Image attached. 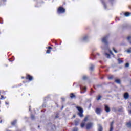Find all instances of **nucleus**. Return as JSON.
<instances>
[{"instance_id": "nucleus-1", "label": "nucleus", "mask_w": 131, "mask_h": 131, "mask_svg": "<svg viewBox=\"0 0 131 131\" xmlns=\"http://www.w3.org/2000/svg\"><path fill=\"white\" fill-rule=\"evenodd\" d=\"M88 119H89V116L85 117L84 121H83L81 123L80 126L82 128H83V127H86V129H90V128H92V127H93V125H94L93 123L89 122L85 124V122L88 121Z\"/></svg>"}, {"instance_id": "nucleus-2", "label": "nucleus", "mask_w": 131, "mask_h": 131, "mask_svg": "<svg viewBox=\"0 0 131 131\" xmlns=\"http://www.w3.org/2000/svg\"><path fill=\"white\" fill-rule=\"evenodd\" d=\"M77 109H78V111H79V116L80 117H83V114H82V113H83V111L82 110V108H81V107H77Z\"/></svg>"}, {"instance_id": "nucleus-3", "label": "nucleus", "mask_w": 131, "mask_h": 131, "mask_svg": "<svg viewBox=\"0 0 131 131\" xmlns=\"http://www.w3.org/2000/svg\"><path fill=\"white\" fill-rule=\"evenodd\" d=\"M65 12V9L63 8L62 7H59L58 9V13H64Z\"/></svg>"}, {"instance_id": "nucleus-4", "label": "nucleus", "mask_w": 131, "mask_h": 131, "mask_svg": "<svg viewBox=\"0 0 131 131\" xmlns=\"http://www.w3.org/2000/svg\"><path fill=\"white\" fill-rule=\"evenodd\" d=\"M105 110L106 112H110V108H109V106H108V105H105Z\"/></svg>"}, {"instance_id": "nucleus-5", "label": "nucleus", "mask_w": 131, "mask_h": 131, "mask_svg": "<svg viewBox=\"0 0 131 131\" xmlns=\"http://www.w3.org/2000/svg\"><path fill=\"white\" fill-rule=\"evenodd\" d=\"M101 112H102V110H101V108H97L96 110V113H97V114H100Z\"/></svg>"}, {"instance_id": "nucleus-6", "label": "nucleus", "mask_w": 131, "mask_h": 131, "mask_svg": "<svg viewBox=\"0 0 131 131\" xmlns=\"http://www.w3.org/2000/svg\"><path fill=\"white\" fill-rule=\"evenodd\" d=\"M102 40L103 42L106 43V42H107V40H108V38H107V37H104L102 38Z\"/></svg>"}, {"instance_id": "nucleus-7", "label": "nucleus", "mask_w": 131, "mask_h": 131, "mask_svg": "<svg viewBox=\"0 0 131 131\" xmlns=\"http://www.w3.org/2000/svg\"><path fill=\"white\" fill-rule=\"evenodd\" d=\"M113 123H114V122H112L110 124V131L113 130Z\"/></svg>"}, {"instance_id": "nucleus-8", "label": "nucleus", "mask_w": 131, "mask_h": 131, "mask_svg": "<svg viewBox=\"0 0 131 131\" xmlns=\"http://www.w3.org/2000/svg\"><path fill=\"white\" fill-rule=\"evenodd\" d=\"M51 50H52V47L49 46L48 47V50L46 51V53L50 54V53H51Z\"/></svg>"}, {"instance_id": "nucleus-9", "label": "nucleus", "mask_w": 131, "mask_h": 131, "mask_svg": "<svg viewBox=\"0 0 131 131\" xmlns=\"http://www.w3.org/2000/svg\"><path fill=\"white\" fill-rule=\"evenodd\" d=\"M32 77L30 75H27V79H29V80L31 81L32 80Z\"/></svg>"}, {"instance_id": "nucleus-10", "label": "nucleus", "mask_w": 131, "mask_h": 131, "mask_svg": "<svg viewBox=\"0 0 131 131\" xmlns=\"http://www.w3.org/2000/svg\"><path fill=\"white\" fill-rule=\"evenodd\" d=\"M128 94L127 93H125V94L124 95V99H128Z\"/></svg>"}, {"instance_id": "nucleus-11", "label": "nucleus", "mask_w": 131, "mask_h": 131, "mask_svg": "<svg viewBox=\"0 0 131 131\" xmlns=\"http://www.w3.org/2000/svg\"><path fill=\"white\" fill-rule=\"evenodd\" d=\"M124 15L126 17H128L129 16H130L131 14L129 12H126Z\"/></svg>"}, {"instance_id": "nucleus-12", "label": "nucleus", "mask_w": 131, "mask_h": 131, "mask_svg": "<svg viewBox=\"0 0 131 131\" xmlns=\"http://www.w3.org/2000/svg\"><path fill=\"white\" fill-rule=\"evenodd\" d=\"M102 130H103V128H102V126L101 125H99L98 127V131H102Z\"/></svg>"}, {"instance_id": "nucleus-13", "label": "nucleus", "mask_w": 131, "mask_h": 131, "mask_svg": "<svg viewBox=\"0 0 131 131\" xmlns=\"http://www.w3.org/2000/svg\"><path fill=\"white\" fill-rule=\"evenodd\" d=\"M115 82L117 83H120V80L119 79H117L115 80Z\"/></svg>"}, {"instance_id": "nucleus-14", "label": "nucleus", "mask_w": 131, "mask_h": 131, "mask_svg": "<svg viewBox=\"0 0 131 131\" xmlns=\"http://www.w3.org/2000/svg\"><path fill=\"white\" fill-rule=\"evenodd\" d=\"M81 90H82L83 93H84V92H85V90H86V87H83L81 88Z\"/></svg>"}, {"instance_id": "nucleus-15", "label": "nucleus", "mask_w": 131, "mask_h": 131, "mask_svg": "<svg viewBox=\"0 0 131 131\" xmlns=\"http://www.w3.org/2000/svg\"><path fill=\"white\" fill-rule=\"evenodd\" d=\"M105 56H106V57H107V58H110V54H109L108 53H106Z\"/></svg>"}, {"instance_id": "nucleus-16", "label": "nucleus", "mask_w": 131, "mask_h": 131, "mask_svg": "<svg viewBox=\"0 0 131 131\" xmlns=\"http://www.w3.org/2000/svg\"><path fill=\"white\" fill-rule=\"evenodd\" d=\"M70 97L72 99H73V98H74V94H71Z\"/></svg>"}, {"instance_id": "nucleus-17", "label": "nucleus", "mask_w": 131, "mask_h": 131, "mask_svg": "<svg viewBox=\"0 0 131 131\" xmlns=\"http://www.w3.org/2000/svg\"><path fill=\"white\" fill-rule=\"evenodd\" d=\"M118 61L119 64L122 63V60H121L120 59H118Z\"/></svg>"}, {"instance_id": "nucleus-18", "label": "nucleus", "mask_w": 131, "mask_h": 131, "mask_svg": "<svg viewBox=\"0 0 131 131\" xmlns=\"http://www.w3.org/2000/svg\"><path fill=\"white\" fill-rule=\"evenodd\" d=\"M127 40H130V39H131V36H128L127 37Z\"/></svg>"}, {"instance_id": "nucleus-19", "label": "nucleus", "mask_w": 131, "mask_h": 131, "mask_svg": "<svg viewBox=\"0 0 131 131\" xmlns=\"http://www.w3.org/2000/svg\"><path fill=\"white\" fill-rule=\"evenodd\" d=\"M101 98H102V97L101 96H99L97 98V100L98 101H99V100H100L101 99Z\"/></svg>"}, {"instance_id": "nucleus-20", "label": "nucleus", "mask_w": 131, "mask_h": 131, "mask_svg": "<svg viewBox=\"0 0 131 131\" xmlns=\"http://www.w3.org/2000/svg\"><path fill=\"white\" fill-rule=\"evenodd\" d=\"M129 66V63H127L125 64V67H128Z\"/></svg>"}, {"instance_id": "nucleus-21", "label": "nucleus", "mask_w": 131, "mask_h": 131, "mask_svg": "<svg viewBox=\"0 0 131 131\" xmlns=\"http://www.w3.org/2000/svg\"><path fill=\"white\" fill-rule=\"evenodd\" d=\"M73 131H78V129H77V128H75Z\"/></svg>"}, {"instance_id": "nucleus-22", "label": "nucleus", "mask_w": 131, "mask_h": 131, "mask_svg": "<svg viewBox=\"0 0 131 131\" xmlns=\"http://www.w3.org/2000/svg\"><path fill=\"white\" fill-rule=\"evenodd\" d=\"M113 50L114 52H115V53H117V51L115 50V48H113Z\"/></svg>"}, {"instance_id": "nucleus-23", "label": "nucleus", "mask_w": 131, "mask_h": 131, "mask_svg": "<svg viewBox=\"0 0 131 131\" xmlns=\"http://www.w3.org/2000/svg\"><path fill=\"white\" fill-rule=\"evenodd\" d=\"M4 99H5V97H4V96L3 95H2L1 100H4Z\"/></svg>"}, {"instance_id": "nucleus-24", "label": "nucleus", "mask_w": 131, "mask_h": 131, "mask_svg": "<svg viewBox=\"0 0 131 131\" xmlns=\"http://www.w3.org/2000/svg\"><path fill=\"white\" fill-rule=\"evenodd\" d=\"M12 125H14L16 124V121H15L13 122H12Z\"/></svg>"}, {"instance_id": "nucleus-25", "label": "nucleus", "mask_w": 131, "mask_h": 131, "mask_svg": "<svg viewBox=\"0 0 131 131\" xmlns=\"http://www.w3.org/2000/svg\"><path fill=\"white\" fill-rule=\"evenodd\" d=\"M127 126H128V127H129L130 126V123H127Z\"/></svg>"}, {"instance_id": "nucleus-26", "label": "nucleus", "mask_w": 131, "mask_h": 131, "mask_svg": "<svg viewBox=\"0 0 131 131\" xmlns=\"http://www.w3.org/2000/svg\"><path fill=\"white\" fill-rule=\"evenodd\" d=\"M130 52H131V50H128L127 51V53H130Z\"/></svg>"}, {"instance_id": "nucleus-27", "label": "nucleus", "mask_w": 131, "mask_h": 131, "mask_svg": "<svg viewBox=\"0 0 131 131\" xmlns=\"http://www.w3.org/2000/svg\"><path fill=\"white\" fill-rule=\"evenodd\" d=\"M108 52H109V53H110V54H112V52H111V51L108 50Z\"/></svg>"}, {"instance_id": "nucleus-28", "label": "nucleus", "mask_w": 131, "mask_h": 131, "mask_svg": "<svg viewBox=\"0 0 131 131\" xmlns=\"http://www.w3.org/2000/svg\"><path fill=\"white\" fill-rule=\"evenodd\" d=\"M86 78V77H85V76L83 77V79H85Z\"/></svg>"}, {"instance_id": "nucleus-29", "label": "nucleus", "mask_w": 131, "mask_h": 131, "mask_svg": "<svg viewBox=\"0 0 131 131\" xmlns=\"http://www.w3.org/2000/svg\"><path fill=\"white\" fill-rule=\"evenodd\" d=\"M85 38H86V37H84V40H85Z\"/></svg>"}, {"instance_id": "nucleus-30", "label": "nucleus", "mask_w": 131, "mask_h": 131, "mask_svg": "<svg viewBox=\"0 0 131 131\" xmlns=\"http://www.w3.org/2000/svg\"><path fill=\"white\" fill-rule=\"evenodd\" d=\"M129 113H130V114H131V111H130Z\"/></svg>"}, {"instance_id": "nucleus-31", "label": "nucleus", "mask_w": 131, "mask_h": 131, "mask_svg": "<svg viewBox=\"0 0 131 131\" xmlns=\"http://www.w3.org/2000/svg\"><path fill=\"white\" fill-rule=\"evenodd\" d=\"M6 104H8L7 103H6Z\"/></svg>"}, {"instance_id": "nucleus-32", "label": "nucleus", "mask_w": 131, "mask_h": 131, "mask_svg": "<svg viewBox=\"0 0 131 131\" xmlns=\"http://www.w3.org/2000/svg\"><path fill=\"white\" fill-rule=\"evenodd\" d=\"M130 105H131V103H130Z\"/></svg>"}]
</instances>
